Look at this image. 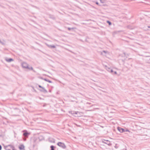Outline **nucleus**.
Segmentation results:
<instances>
[{
    "label": "nucleus",
    "instance_id": "nucleus-1",
    "mask_svg": "<svg viewBox=\"0 0 150 150\" xmlns=\"http://www.w3.org/2000/svg\"><path fill=\"white\" fill-rule=\"evenodd\" d=\"M22 66L23 68L28 69L29 70H33V68L32 67H29L28 64L25 62L22 63Z\"/></svg>",
    "mask_w": 150,
    "mask_h": 150
},
{
    "label": "nucleus",
    "instance_id": "nucleus-2",
    "mask_svg": "<svg viewBox=\"0 0 150 150\" xmlns=\"http://www.w3.org/2000/svg\"><path fill=\"white\" fill-rule=\"evenodd\" d=\"M57 145L59 146L63 149H65L66 147V146L62 142H58L57 144Z\"/></svg>",
    "mask_w": 150,
    "mask_h": 150
},
{
    "label": "nucleus",
    "instance_id": "nucleus-3",
    "mask_svg": "<svg viewBox=\"0 0 150 150\" xmlns=\"http://www.w3.org/2000/svg\"><path fill=\"white\" fill-rule=\"evenodd\" d=\"M102 142L103 143L108 144L110 146H111L112 145V144L110 143V142L108 140L102 139Z\"/></svg>",
    "mask_w": 150,
    "mask_h": 150
},
{
    "label": "nucleus",
    "instance_id": "nucleus-4",
    "mask_svg": "<svg viewBox=\"0 0 150 150\" xmlns=\"http://www.w3.org/2000/svg\"><path fill=\"white\" fill-rule=\"evenodd\" d=\"M105 69L109 72L110 73L113 72L112 69H111L110 68L106 66H105Z\"/></svg>",
    "mask_w": 150,
    "mask_h": 150
},
{
    "label": "nucleus",
    "instance_id": "nucleus-5",
    "mask_svg": "<svg viewBox=\"0 0 150 150\" xmlns=\"http://www.w3.org/2000/svg\"><path fill=\"white\" fill-rule=\"evenodd\" d=\"M38 86L39 88H41L42 89H43V90H40V91H41L43 92H47V90L45 89L44 88L42 87L40 85H38Z\"/></svg>",
    "mask_w": 150,
    "mask_h": 150
},
{
    "label": "nucleus",
    "instance_id": "nucleus-6",
    "mask_svg": "<svg viewBox=\"0 0 150 150\" xmlns=\"http://www.w3.org/2000/svg\"><path fill=\"white\" fill-rule=\"evenodd\" d=\"M117 129L121 133L125 131L124 129L121 128L120 127H118L117 128Z\"/></svg>",
    "mask_w": 150,
    "mask_h": 150
},
{
    "label": "nucleus",
    "instance_id": "nucleus-7",
    "mask_svg": "<svg viewBox=\"0 0 150 150\" xmlns=\"http://www.w3.org/2000/svg\"><path fill=\"white\" fill-rule=\"evenodd\" d=\"M30 133H29L27 131H26L23 134V135L25 137H28V135Z\"/></svg>",
    "mask_w": 150,
    "mask_h": 150
},
{
    "label": "nucleus",
    "instance_id": "nucleus-8",
    "mask_svg": "<svg viewBox=\"0 0 150 150\" xmlns=\"http://www.w3.org/2000/svg\"><path fill=\"white\" fill-rule=\"evenodd\" d=\"M25 148V146L23 144H21L20 145V146H19V149L20 150H22V149H23Z\"/></svg>",
    "mask_w": 150,
    "mask_h": 150
},
{
    "label": "nucleus",
    "instance_id": "nucleus-9",
    "mask_svg": "<svg viewBox=\"0 0 150 150\" xmlns=\"http://www.w3.org/2000/svg\"><path fill=\"white\" fill-rule=\"evenodd\" d=\"M47 45L49 48H55V46L54 45H49L48 44H47Z\"/></svg>",
    "mask_w": 150,
    "mask_h": 150
},
{
    "label": "nucleus",
    "instance_id": "nucleus-10",
    "mask_svg": "<svg viewBox=\"0 0 150 150\" xmlns=\"http://www.w3.org/2000/svg\"><path fill=\"white\" fill-rule=\"evenodd\" d=\"M49 141L51 143H54L55 142V140L53 139H49Z\"/></svg>",
    "mask_w": 150,
    "mask_h": 150
},
{
    "label": "nucleus",
    "instance_id": "nucleus-11",
    "mask_svg": "<svg viewBox=\"0 0 150 150\" xmlns=\"http://www.w3.org/2000/svg\"><path fill=\"white\" fill-rule=\"evenodd\" d=\"M6 61L8 62H10L11 61H13V59L12 58H10L8 59H6Z\"/></svg>",
    "mask_w": 150,
    "mask_h": 150
},
{
    "label": "nucleus",
    "instance_id": "nucleus-12",
    "mask_svg": "<svg viewBox=\"0 0 150 150\" xmlns=\"http://www.w3.org/2000/svg\"><path fill=\"white\" fill-rule=\"evenodd\" d=\"M43 79L45 81H47V82H48L50 83H52V82L51 81L48 80V79Z\"/></svg>",
    "mask_w": 150,
    "mask_h": 150
},
{
    "label": "nucleus",
    "instance_id": "nucleus-13",
    "mask_svg": "<svg viewBox=\"0 0 150 150\" xmlns=\"http://www.w3.org/2000/svg\"><path fill=\"white\" fill-rule=\"evenodd\" d=\"M50 148L51 149V150H54V147L53 145H52L50 146Z\"/></svg>",
    "mask_w": 150,
    "mask_h": 150
},
{
    "label": "nucleus",
    "instance_id": "nucleus-14",
    "mask_svg": "<svg viewBox=\"0 0 150 150\" xmlns=\"http://www.w3.org/2000/svg\"><path fill=\"white\" fill-rule=\"evenodd\" d=\"M107 23H108L109 25H110L111 24V22L108 21H107Z\"/></svg>",
    "mask_w": 150,
    "mask_h": 150
},
{
    "label": "nucleus",
    "instance_id": "nucleus-15",
    "mask_svg": "<svg viewBox=\"0 0 150 150\" xmlns=\"http://www.w3.org/2000/svg\"><path fill=\"white\" fill-rule=\"evenodd\" d=\"M75 28H68V30H71L72 29H74Z\"/></svg>",
    "mask_w": 150,
    "mask_h": 150
},
{
    "label": "nucleus",
    "instance_id": "nucleus-16",
    "mask_svg": "<svg viewBox=\"0 0 150 150\" xmlns=\"http://www.w3.org/2000/svg\"><path fill=\"white\" fill-rule=\"evenodd\" d=\"M100 2L102 3H104V1H103L102 0H100Z\"/></svg>",
    "mask_w": 150,
    "mask_h": 150
},
{
    "label": "nucleus",
    "instance_id": "nucleus-17",
    "mask_svg": "<svg viewBox=\"0 0 150 150\" xmlns=\"http://www.w3.org/2000/svg\"><path fill=\"white\" fill-rule=\"evenodd\" d=\"M147 62L148 63H150V58L149 59L147 60Z\"/></svg>",
    "mask_w": 150,
    "mask_h": 150
},
{
    "label": "nucleus",
    "instance_id": "nucleus-18",
    "mask_svg": "<svg viewBox=\"0 0 150 150\" xmlns=\"http://www.w3.org/2000/svg\"><path fill=\"white\" fill-rule=\"evenodd\" d=\"M0 43H1L3 45H4L5 44L3 42L1 41V42H0Z\"/></svg>",
    "mask_w": 150,
    "mask_h": 150
},
{
    "label": "nucleus",
    "instance_id": "nucleus-19",
    "mask_svg": "<svg viewBox=\"0 0 150 150\" xmlns=\"http://www.w3.org/2000/svg\"><path fill=\"white\" fill-rule=\"evenodd\" d=\"M12 148L13 149V150H14V147L13 146H12Z\"/></svg>",
    "mask_w": 150,
    "mask_h": 150
},
{
    "label": "nucleus",
    "instance_id": "nucleus-20",
    "mask_svg": "<svg viewBox=\"0 0 150 150\" xmlns=\"http://www.w3.org/2000/svg\"><path fill=\"white\" fill-rule=\"evenodd\" d=\"M103 52L105 53H106L107 52V51H105V50H103Z\"/></svg>",
    "mask_w": 150,
    "mask_h": 150
},
{
    "label": "nucleus",
    "instance_id": "nucleus-21",
    "mask_svg": "<svg viewBox=\"0 0 150 150\" xmlns=\"http://www.w3.org/2000/svg\"><path fill=\"white\" fill-rule=\"evenodd\" d=\"M2 149V146L1 145H0V150H1Z\"/></svg>",
    "mask_w": 150,
    "mask_h": 150
},
{
    "label": "nucleus",
    "instance_id": "nucleus-22",
    "mask_svg": "<svg viewBox=\"0 0 150 150\" xmlns=\"http://www.w3.org/2000/svg\"><path fill=\"white\" fill-rule=\"evenodd\" d=\"M96 4H97L98 5H99V3L98 2H96Z\"/></svg>",
    "mask_w": 150,
    "mask_h": 150
},
{
    "label": "nucleus",
    "instance_id": "nucleus-23",
    "mask_svg": "<svg viewBox=\"0 0 150 150\" xmlns=\"http://www.w3.org/2000/svg\"><path fill=\"white\" fill-rule=\"evenodd\" d=\"M114 73L115 74H117V72H116V71H114Z\"/></svg>",
    "mask_w": 150,
    "mask_h": 150
},
{
    "label": "nucleus",
    "instance_id": "nucleus-24",
    "mask_svg": "<svg viewBox=\"0 0 150 150\" xmlns=\"http://www.w3.org/2000/svg\"><path fill=\"white\" fill-rule=\"evenodd\" d=\"M115 147L116 148H117V147L116 146H115Z\"/></svg>",
    "mask_w": 150,
    "mask_h": 150
},
{
    "label": "nucleus",
    "instance_id": "nucleus-25",
    "mask_svg": "<svg viewBox=\"0 0 150 150\" xmlns=\"http://www.w3.org/2000/svg\"><path fill=\"white\" fill-rule=\"evenodd\" d=\"M6 150H11L10 149H6Z\"/></svg>",
    "mask_w": 150,
    "mask_h": 150
},
{
    "label": "nucleus",
    "instance_id": "nucleus-26",
    "mask_svg": "<svg viewBox=\"0 0 150 150\" xmlns=\"http://www.w3.org/2000/svg\"><path fill=\"white\" fill-rule=\"evenodd\" d=\"M126 131H128V132L129 131V130H128V129H127Z\"/></svg>",
    "mask_w": 150,
    "mask_h": 150
},
{
    "label": "nucleus",
    "instance_id": "nucleus-27",
    "mask_svg": "<svg viewBox=\"0 0 150 150\" xmlns=\"http://www.w3.org/2000/svg\"><path fill=\"white\" fill-rule=\"evenodd\" d=\"M26 140V139H24V141H25V140Z\"/></svg>",
    "mask_w": 150,
    "mask_h": 150
},
{
    "label": "nucleus",
    "instance_id": "nucleus-28",
    "mask_svg": "<svg viewBox=\"0 0 150 150\" xmlns=\"http://www.w3.org/2000/svg\"><path fill=\"white\" fill-rule=\"evenodd\" d=\"M148 27L149 28H150V26H148Z\"/></svg>",
    "mask_w": 150,
    "mask_h": 150
},
{
    "label": "nucleus",
    "instance_id": "nucleus-29",
    "mask_svg": "<svg viewBox=\"0 0 150 150\" xmlns=\"http://www.w3.org/2000/svg\"><path fill=\"white\" fill-rule=\"evenodd\" d=\"M0 42H1V40H0Z\"/></svg>",
    "mask_w": 150,
    "mask_h": 150
}]
</instances>
